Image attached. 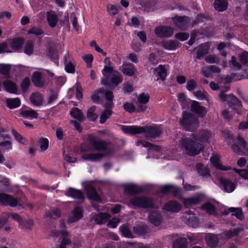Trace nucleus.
<instances>
[{
  "label": "nucleus",
  "instance_id": "f257e3e1",
  "mask_svg": "<svg viewBox=\"0 0 248 248\" xmlns=\"http://www.w3.org/2000/svg\"><path fill=\"white\" fill-rule=\"evenodd\" d=\"M88 140L94 150L101 153L82 155L81 157L85 160L93 162L99 161L105 156L111 155L114 152V147L110 142L92 135L89 136Z\"/></svg>",
  "mask_w": 248,
  "mask_h": 248
},
{
  "label": "nucleus",
  "instance_id": "f03ea898",
  "mask_svg": "<svg viewBox=\"0 0 248 248\" xmlns=\"http://www.w3.org/2000/svg\"><path fill=\"white\" fill-rule=\"evenodd\" d=\"M121 129L124 133L131 135L145 133V137L149 139L156 138L162 133V129L158 126L139 127L123 125Z\"/></svg>",
  "mask_w": 248,
  "mask_h": 248
},
{
  "label": "nucleus",
  "instance_id": "7ed1b4c3",
  "mask_svg": "<svg viewBox=\"0 0 248 248\" xmlns=\"http://www.w3.org/2000/svg\"><path fill=\"white\" fill-rule=\"evenodd\" d=\"M181 148L186 155L194 156L198 155L203 148V145L196 140V135L192 134L191 137L183 139Z\"/></svg>",
  "mask_w": 248,
  "mask_h": 248
},
{
  "label": "nucleus",
  "instance_id": "20e7f679",
  "mask_svg": "<svg viewBox=\"0 0 248 248\" xmlns=\"http://www.w3.org/2000/svg\"><path fill=\"white\" fill-rule=\"evenodd\" d=\"M180 124L184 129L190 132L194 131L199 126L198 118L186 112H184L183 119L180 121Z\"/></svg>",
  "mask_w": 248,
  "mask_h": 248
},
{
  "label": "nucleus",
  "instance_id": "39448f33",
  "mask_svg": "<svg viewBox=\"0 0 248 248\" xmlns=\"http://www.w3.org/2000/svg\"><path fill=\"white\" fill-rule=\"evenodd\" d=\"M130 204L143 209L155 208V205L150 198L146 196L135 197L130 200Z\"/></svg>",
  "mask_w": 248,
  "mask_h": 248
},
{
  "label": "nucleus",
  "instance_id": "423d86ee",
  "mask_svg": "<svg viewBox=\"0 0 248 248\" xmlns=\"http://www.w3.org/2000/svg\"><path fill=\"white\" fill-rule=\"evenodd\" d=\"M237 140L232 146L233 151L241 155H248V143L241 137L238 136Z\"/></svg>",
  "mask_w": 248,
  "mask_h": 248
},
{
  "label": "nucleus",
  "instance_id": "0eeeda50",
  "mask_svg": "<svg viewBox=\"0 0 248 248\" xmlns=\"http://www.w3.org/2000/svg\"><path fill=\"white\" fill-rule=\"evenodd\" d=\"M219 97L222 101L227 102L229 105L233 109L242 107L241 101L232 94H226L224 93H220Z\"/></svg>",
  "mask_w": 248,
  "mask_h": 248
},
{
  "label": "nucleus",
  "instance_id": "6e6552de",
  "mask_svg": "<svg viewBox=\"0 0 248 248\" xmlns=\"http://www.w3.org/2000/svg\"><path fill=\"white\" fill-rule=\"evenodd\" d=\"M175 27L181 30H186L190 26V19L187 16H176L172 18Z\"/></svg>",
  "mask_w": 248,
  "mask_h": 248
},
{
  "label": "nucleus",
  "instance_id": "1a4fd4ad",
  "mask_svg": "<svg viewBox=\"0 0 248 248\" xmlns=\"http://www.w3.org/2000/svg\"><path fill=\"white\" fill-rule=\"evenodd\" d=\"M0 202L5 206L9 205L11 207L21 206V204L19 203L17 199L5 193H0Z\"/></svg>",
  "mask_w": 248,
  "mask_h": 248
},
{
  "label": "nucleus",
  "instance_id": "9d476101",
  "mask_svg": "<svg viewBox=\"0 0 248 248\" xmlns=\"http://www.w3.org/2000/svg\"><path fill=\"white\" fill-rule=\"evenodd\" d=\"M173 29L170 26H160L155 30V33L159 37H169L173 33Z\"/></svg>",
  "mask_w": 248,
  "mask_h": 248
},
{
  "label": "nucleus",
  "instance_id": "9b49d317",
  "mask_svg": "<svg viewBox=\"0 0 248 248\" xmlns=\"http://www.w3.org/2000/svg\"><path fill=\"white\" fill-rule=\"evenodd\" d=\"M196 135V140L202 144L204 143H209L212 135L211 132L207 129L200 130Z\"/></svg>",
  "mask_w": 248,
  "mask_h": 248
},
{
  "label": "nucleus",
  "instance_id": "f8f14e48",
  "mask_svg": "<svg viewBox=\"0 0 248 248\" xmlns=\"http://www.w3.org/2000/svg\"><path fill=\"white\" fill-rule=\"evenodd\" d=\"M221 187L224 191L228 193L232 192L235 188L236 185L231 180L222 177L219 179Z\"/></svg>",
  "mask_w": 248,
  "mask_h": 248
},
{
  "label": "nucleus",
  "instance_id": "ddd939ff",
  "mask_svg": "<svg viewBox=\"0 0 248 248\" xmlns=\"http://www.w3.org/2000/svg\"><path fill=\"white\" fill-rule=\"evenodd\" d=\"M191 110L198 115L199 116L203 117L206 114V110L204 107L200 105V103L194 101L190 107Z\"/></svg>",
  "mask_w": 248,
  "mask_h": 248
},
{
  "label": "nucleus",
  "instance_id": "4468645a",
  "mask_svg": "<svg viewBox=\"0 0 248 248\" xmlns=\"http://www.w3.org/2000/svg\"><path fill=\"white\" fill-rule=\"evenodd\" d=\"M148 218L151 223L155 226H159L162 221V215L157 211L151 212L149 215Z\"/></svg>",
  "mask_w": 248,
  "mask_h": 248
},
{
  "label": "nucleus",
  "instance_id": "2eb2a0df",
  "mask_svg": "<svg viewBox=\"0 0 248 248\" xmlns=\"http://www.w3.org/2000/svg\"><path fill=\"white\" fill-rule=\"evenodd\" d=\"M182 208L181 204L176 201H170L166 203L163 209L172 212H178Z\"/></svg>",
  "mask_w": 248,
  "mask_h": 248
},
{
  "label": "nucleus",
  "instance_id": "dca6fc26",
  "mask_svg": "<svg viewBox=\"0 0 248 248\" xmlns=\"http://www.w3.org/2000/svg\"><path fill=\"white\" fill-rule=\"evenodd\" d=\"M66 195L78 200V203L82 202L84 199L83 193L81 191L71 187L67 190Z\"/></svg>",
  "mask_w": 248,
  "mask_h": 248
},
{
  "label": "nucleus",
  "instance_id": "f3484780",
  "mask_svg": "<svg viewBox=\"0 0 248 248\" xmlns=\"http://www.w3.org/2000/svg\"><path fill=\"white\" fill-rule=\"evenodd\" d=\"M85 189L87 193L88 197L90 199L98 202L101 201V199L97 194L96 189L93 186L87 185L85 186Z\"/></svg>",
  "mask_w": 248,
  "mask_h": 248
},
{
  "label": "nucleus",
  "instance_id": "a211bd4d",
  "mask_svg": "<svg viewBox=\"0 0 248 248\" xmlns=\"http://www.w3.org/2000/svg\"><path fill=\"white\" fill-rule=\"evenodd\" d=\"M31 80L37 87L43 88L45 86V81L43 79L42 74L40 72L36 71L33 73Z\"/></svg>",
  "mask_w": 248,
  "mask_h": 248
},
{
  "label": "nucleus",
  "instance_id": "6ab92c4d",
  "mask_svg": "<svg viewBox=\"0 0 248 248\" xmlns=\"http://www.w3.org/2000/svg\"><path fill=\"white\" fill-rule=\"evenodd\" d=\"M46 19L49 26L54 28L58 22V17L54 11L50 10L46 12Z\"/></svg>",
  "mask_w": 248,
  "mask_h": 248
},
{
  "label": "nucleus",
  "instance_id": "aec40b11",
  "mask_svg": "<svg viewBox=\"0 0 248 248\" xmlns=\"http://www.w3.org/2000/svg\"><path fill=\"white\" fill-rule=\"evenodd\" d=\"M30 99L32 104L38 107L42 105L43 97L41 93L37 92L31 94Z\"/></svg>",
  "mask_w": 248,
  "mask_h": 248
},
{
  "label": "nucleus",
  "instance_id": "412c9836",
  "mask_svg": "<svg viewBox=\"0 0 248 248\" xmlns=\"http://www.w3.org/2000/svg\"><path fill=\"white\" fill-rule=\"evenodd\" d=\"M82 213L81 209L79 207L75 208L71 212V216L69 217L68 222L72 223L77 221L81 218Z\"/></svg>",
  "mask_w": 248,
  "mask_h": 248
},
{
  "label": "nucleus",
  "instance_id": "4be33fe9",
  "mask_svg": "<svg viewBox=\"0 0 248 248\" xmlns=\"http://www.w3.org/2000/svg\"><path fill=\"white\" fill-rule=\"evenodd\" d=\"M196 49H197V54L196 58L200 60L208 53L209 46L206 44H202Z\"/></svg>",
  "mask_w": 248,
  "mask_h": 248
},
{
  "label": "nucleus",
  "instance_id": "5701e85b",
  "mask_svg": "<svg viewBox=\"0 0 248 248\" xmlns=\"http://www.w3.org/2000/svg\"><path fill=\"white\" fill-rule=\"evenodd\" d=\"M124 189L125 193L131 196L140 193L141 191V189L137 185L134 184H129L124 186Z\"/></svg>",
  "mask_w": 248,
  "mask_h": 248
},
{
  "label": "nucleus",
  "instance_id": "b1692460",
  "mask_svg": "<svg viewBox=\"0 0 248 248\" xmlns=\"http://www.w3.org/2000/svg\"><path fill=\"white\" fill-rule=\"evenodd\" d=\"M24 39L17 37L9 40V43L11 47L15 51L20 50L23 44Z\"/></svg>",
  "mask_w": 248,
  "mask_h": 248
},
{
  "label": "nucleus",
  "instance_id": "393cba45",
  "mask_svg": "<svg viewBox=\"0 0 248 248\" xmlns=\"http://www.w3.org/2000/svg\"><path fill=\"white\" fill-rule=\"evenodd\" d=\"M207 245L211 248L216 247L218 242L217 236L214 234L209 233L205 237Z\"/></svg>",
  "mask_w": 248,
  "mask_h": 248
},
{
  "label": "nucleus",
  "instance_id": "a878e982",
  "mask_svg": "<svg viewBox=\"0 0 248 248\" xmlns=\"http://www.w3.org/2000/svg\"><path fill=\"white\" fill-rule=\"evenodd\" d=\"M227 0H215L214 3V8L218 12H223L228 7Z\"/></svg>",
  "mask_w": 248,
  "mask_h": 248
},
{
  "label": "nucleus",
  "instance_id": "bb28decb",
  "mask_svg": "<svg viewBox=\"0 0 248 248\" xmlns=\"http://www.w3.org/2000/svg\"><path fill=\"white\" fill-rule=\"evenodd\" d=\"M179 42L176 40H169L161 42L162 46L168 50H173L177 48L179 45Z\"/></svg>",
  "mask_w": 248,
  "mask_h": 248
},
{
  "label": "nucleus",
  "instance_id": "cd10ccee",
  "mask_svg": "<svg viewBox=\"0 0 248 248\" xmlns=\"http://www.w3.org/2000/svg\"><path fill=\"white\" fill-rule=\"evenodd\" d=\"M70 114L74 118L79 122H83L84 117L82 111L78 108H73L70 111Z\"/></svg>",
  "mask_w": 248,
  "mask_h": 248
},
{
  "label": "nucleus",
  "instance_id": "c85d7f7f",
  "mask_svg": "<svg viewBox=\"0 0 248 248\" xmlns=\"http://www.w3.org/2000/svg\"><path fill=\"white\" fill-rule=\"evenodd\" d=\"M230 213H232V215L235 216L237 218L241 220L244 218L242 210L241 208L231 207L228 209Z\"/></svg>",
  "mask_w": 248,
  "mask_h": 248
},
{
  "label": "nucleus",
  "instance_id": "c756f323",
  "mask_svg": "<svg viewBox=\"0 0 248 248\" xmlns=\"http://www.w3.org/2000/svg\"><path fill=\"white\" fill-rule=\"evenodd\" d=\"M61 233L63 236L60 245L59 246V248H66L67 245H69L71 244V240L67 237L68 235V232L64 230H61Z\"/></svg>",
  "mask_w": 248,
  "mask_h": 248
},
{
  "label": "nucleus",
  "instance_id": "7c9ffc66",
  "mask_svg": "<svg viewBox=\"0 0 248 248\" xmlns=\"http://www.w3.org/2000/svg\"><path fill=\"white\" fill-rule=\"evenodd\" d=\"M6 103L7 107L10 109L17 108L20 105V100L18 98L7 99Z\"/></svg>",
  "mask_w": 248,
  "mask_h": 248
},
{
  "label": "nucleus",
  "instance_id": "2f4dec72",
  "mask_svg": "<svg viewBox=\"0 0 248 248\" xmlns=\"http://www.w3.org/2000/svg\"><path fill=\"white\" fill-rule=\"evenodd\" d=\"M201 202V199L200 197H193L185 199L184 204L186 207H189L200 203Z\"/></svg>",
  "mask_w": 248,
  "mask_h": 248
},
{
  "label": "nucleus",
  "instance_id": "473e14b6",
  "mask_svg": "<svg viewBox=\"0 0 248 248\" xmlns=\"http://www.w3.org/2000/svg\"><path fill=\"white\" fill-rule=\"evenodd\" d=\"M122 77L119 74H112L110 78V82L111 84V89L117 86L119 83L122 82Z\"/></svg>",
  "mask_w": 248,
  "mask_h": 248
},
{
  "label": "nucleus",
  "instance_id": "72a5a7b5",
  "mask_svg": "<svg viewBox=\"0 0 248 248\" xmlns=\"http://www.w3.org/2000/svg\"><path fill=\"white\" fill-rule=\"evenodd\" d=\"M20 114L24 117H30L35 119L37 118L38 115V113L34 110L31 109V108L27 110H21Z\"/></svg>",
  "mask_w": 248,
  "mask_h": 248
},
{
  "label": "nucleus",
  "instance_id": "f704fd0d",
  "mask_svg": "<svg viewBox=\"0 0 248 248\" xmlns=\"http://www.w3.org/2000/svg\"><path fill=\"white\" fill-rule=\"evenodd\" d=\"M196 169L198 173L202 177H208L209 176V170L202 164L199 163L196 165Z\"/></svg>",
  "mask_w": 248,
  "mask_h": 248
},
{
  "label": "nucleus",
  "instance_id": "c9c22d12",
  "mask_svg": "<svg viewBox=\"0 0 248 248\" xmlns=\"http://www.w3.org/2000/svg\"><path fill=\"white\" fill-rule=\"evenodd\" d=\"M210 161L213 166L215 167L217 169L223 170H230V168H227L223 166L219 162V158L217 156H214L210 158Z\"/></svg>",
  "mask_w": 248,
  "mask_h": 248
},
{
  "label": "nucleus",
  "instance_id": "e433bc0d",
  "mask_svg": "<svg viewBox=\"0 0 248 248\" xmlns=\"http://www.w3.org/2000/svg\"><path fill=\"white\" fill-rule=\"evenodd\" d=\"M3 86L5 90L12 93H15L17 90L16 85L11 81H6L3 82Z\"/></svg>",
  "mask_w": 248,
  "mask_h": 248
},
{
  "label": "nucleus",
  "instance_id": "4c0bfd02",
  "mask_svg": "<svg viewBox=\"0 0 248 248\" xmlns=\"http://www.w3.org/2000/svg\"><path fill=\"white\" fill-rule=\"evenodd\" d=\"M186 239L185 238L177 239L173 243V248H186Z\"/></svg>",
  "mask_w": 248,
  "mask_h": 248
},
{
  "label": "nucleus",
  "instance_id": "58836bf2",
  "mask_svg": "<svg viewBox=\"0 0 248 248\" xmlns=\"http://www.w3.org/2000/svg\"><path fill=\"white\" fill-rule=\"evenodd\" d=\"M34 48V43L32 41H28L26 42L24 47V52L28 55H31L33 53Z\"/></svg>",
  "mask_w": 248,
  "mask_h": 248
},
{
  "label": "nucleus",
  "instance_id": "ea45409f",
  "mask_svg": "<svg viewBox=\"0 0 248 248\" xmlns=\"http://www.w3.org/2000/svg\"><path fill=\"white\" fill-rule=\"evenodd\" d=\"M46 216L52 219H57L61 217V211L58 209H52L46 213Z\"/></svg>",
  "mask_w": 248,
  "mask_h": 248
},
{
  "label": "nucleus",
  "instance_id": "a19ab883",
  "mask_svg": "<svg viewBox=\"0 0 248 248\" xmlns=\"http://www.w3.org/2000/svg\"><path fill=\"white\" fill-rule=\"evenodd\" d=\"M108 215L106 213H101L95 217V220L97 224H105L108 219Z\"/></svg>",
  "mask_w": 248,
  "mask_h": 248
},
{
  "label": "nucleus",
  "instance_id": "79ce46f5",
  "mask_svg": "<svg viewBox=\"0 0 248 248\" xmlns=\"http://www.w3.org/2000/svg\"><path fill=\"white\" fill-rule=\"evenodd\" d=\"M134 232L140 235H143L148 232V228L146 225H137L133 227Z\"/></svg>",
  "mask_w": 248,
  "mask_h": 248
},
{
  "label": "nucleus",
  "instance_id": "37998d69",
  "mask_svg": "<svg viewBox=\"0 0 248 248\" xmlns=\"http://www.w3.org/2000/svg\"><path fill=\"white\" fill-rule=\"evenodd\" d=\"M157 76L162 80H164L166 76V69L164 66L159 65L158 68L155 70Z\"/></svg>",
  "mask_w": 248,
  "mask_h": 248
},
{
  "label": "nucleus",
  "instance_id": "c03bdc74",
  "mask_svg": "<svg viewBox=\"0 0 248 248\" xmlns=\"http://www.w3.org/2000/svg\"><path fill=\"white\" fill-rule=\"evenodd\" d=\"M10 66L9 64H0V73L3 75L5 78H9V71Z\"/></svg>",
  "mask_w": 248,
  "mask_h": 248
},
{
  "label": "nucleus",
  "instance_id": "a18cd8bd",
  "mask_svg": "<svg viewBox=\"0 0 248 248\" xmlns=\"http://www.w3.org/2000/svg\"><path fill=\"white\" fill-rule=\"evenodd\" d=\"M96 109L95 106H92L88 110L87 116L88 119L91 121H94L97 119L98 116L94 112Z\"/></svg>",
  "mask_w": 248,
  "mask_h": 248
},
{
  "label": "nucleus",
  "instance_id": "49530a36",
  "mask_svg": "<svg viewBox=\"0 0 248 248\" xmlns=\"http://www.w3.org/2000/svg\"><path fill=\"white\" fill-rule=\"evenodd\" d=\"M112 111L109 109H105L102 113L100 117V123L104 124L106 120L112 115Z\"/></svg>",
  "mask_w": 248,
  "mask_h": 248
},
{
  "label": "nucleus",
  "instance_id": "de8ad7c7",
  "mask_svg": "<svg viewBox=\"0 0 248 248\" xmlns=\"http://www.w3.org/2000/svg\"><path fill=\"white\" fill-rule=\"evenodd\" d=\"M242 230V229L239 228H235L232 230H230L225 233V236L227 238L229 239L232 237L237 235Z\"/></svg>",
  "mask_w": 248,
  "mask_h": 248
},
{
  "label": "nucleus",
  "instance_id": "09e8293b",
  "mask_svg": "<svg viewBox=\"0 0 248 248\" xmlns=\"http://www.w3.org/2000/svg\"><path fill=\"white\" fill-rule=\"evenodd\" d=\"M30 79L29 78H25L21 82L20 87L23 92H26L30 85Z\"/></svg>",
  "mask_w": 248,
  "mask_h": 248
},
{
  "label": "nucleus",
  "instance_id": "8fccbe9b",
  "mask_svg": "<svg viewBox=\"0 0 248 248\" xmlns=\"http://www.w3.org/2000/svg\"><path fill=\"white\" fill-rule=\"evenodd\" d=\"M39 144L41 150L46 151L48 147V140L45 138H41L39 140Z\"/></svg>",
  "mask_w": 248,
  "mask_h": 248
},
{
  "label": "nucleus",
  "instance_id": "3c124183",
  "mask_svg": "<svg viewBox=\"0 0 248 248\" xmlns=\"http://www.w3.org/2000/svg\"><path fill=\"white\" fill-rule=\"evenodd\" d=\"M150 96L149 94L142 93L140 94L138 97V102L141 103V104H147L149 100Z\"/></svg>",
  "mask_w": 248,
  "mask_h": 248
},
{
  "label": "nucleus",
  "instance_id": "603ef678",
  "mask_svg": "<svg viewBox=\"0 0 248 248\" xmlns=\"http://www.w3.org/2000/svg\"><path fill=\"white\" fill-rule=\"evenodd\" d=\"M202 209L209 214H213L215 212V207L210 203L204 204L202 206Z\"/></svg>",
  "mask_w": 248,
  "mask_h": 248
},
{
  "label": "nucleus",
  "instance_id": "864d4df0",
  "mask_svg": "<svg viewBox=\"0 0 248 248\" xmlns=\"http://www.w3.org/2000/svg\"><path fill=\"white\" fill-rule=\"evenodd\" d=\"M44 31L40 28L33 27L28 31V34H32L38 36L43 34Z\"/></svg>",
  "mask_w": 248,
  "mask_h": 248
},
{
  "label": "nucleus",
  "instance_id": "5fc2aeb1",
  "mask_svg": "<svg viewBox=\"0 0 248 248\" xmlns=\"http://www.w3.org/2000/svg\"><path fill=\"white\" fill-rule=\"evenodd\" d=\"M11 52L12 51L9 49L8 43L3 42L0 43V53Z\"/></svg>",
  "mask_w": 248,
  "mask_h": 248
},
{
  "label": "nucleus",
  "instance_id": "6e6d98bb",
  "mask_svg": "<svg viewBox=\"0 0 248 248\" xmlns=\"http://www.w3.org/2000/svg\"><path fill=\"white\" fill-rule=\"evenodd\" d=\"M123 108L125 111L129 113H132L134 112L136 109V108L134 105L128 102H126L124 104Z\"/></svg>",
  "mask_w": 248,
  "mask_h": 248
},
{
  "label": "nucleus",
  "instance_id": "4d7b16f0",
  "mask_svg": "<svg viewBox=\"0 0 248 248\" xmlns=\"http://www.w3.org/2000/svg\"><path fill=\"white\" fill-rule=\"evenodd\" d=\"M119 229L124 236L127 237H131V233L126 225H123Z\"/></svg>",
  "mask_w": 248,
  "mask_h": 248
},
{
  "label": "nucleus",
  "instance_id": "13d9d810",
  "mask_svg": "<svg viewBox=\"0 0 248 248\" xmlns=\"http://www.w3.org/2000/svg\"><path fill=\"white\" fill-rule=\"evenodd\" d=\"M83 59L86 62L88 68L92 67V62L93 60V56L92 54H87L82 57Z\"/></svg>",
  "mask_w": 248,
  "mask_h": 248
},
{
  "label": "nucleus",
  "instance_id": "bf43d9fd",
  "mask_svg": "<svg viewBox=\"0 0 248 248\" xmlns=\"http://www.w3.org/2000/svg\"><path fill=\"white\" fill-rule=\"evenodd\" d=\"M234 170L238 173L239 175L245 179H248V169L238 170L234 169Z\"/></svg>",
  "mask_w": 248,
  "mask_h": 248
},
{
  "label": "nucleus",
  "instance_id": "052dcab7",
  "mask_svg": "<svg viewBox=\"0 0 248 248\" xmlns=\"http://www.w3.org/2000/svg\"><path fill=\"white\" fill-rule=\"evenodd\" d=\"M241 62L245 65L248 66V53L244 51L240 56Z\"/></svg>",
  "mask_w": 248,
  "mask_h": 248
},
{
  "label": "nucleus",
  "instance_id": "680f3d73",
  "mask_svg": "<svg viewBox=\"0 0 248 248\" xmlns=\"http://www.w3.org/2000/svg\"><path fill=\"white\" fill-rule=\"evenodd\" d=\"M107 11L110 15L112 16L116 15L118 12L117 8L115 5L112 4L107 5Z\"/></svg>",
  "mask_w": 248,
  "mask_h": 248
},
{
  "label": "nucleus",
  "instance_id": "e2e57ef3",
  "mask_svg": "<svg viewBox=\"0 0 248 248\" xmlns=\"http://www.w3.org/2000/svg\"><path fill=\"white\" fill-rule=\"evenodd\" d=\"M60 22L62 26L66 25L68 29H70V25L69 21V16L68 13H65L64 14L63 19L61 20Z\"/></svg>",
  "mask_w": 248,
  "mask_h": 248
},
{
  "label": "nucleus",
  "instance_id": "0e129e2a",
  "mask_svg": "<svg viewBox=\"0 0 248 248\" xmlns=\"http://www.w3.org/2000/svg\"><path fill=\"white\" fill-rule=\"evenodd\" d=\"M23 228L31 230L33 225V221L31 219L26 220L22 222L20 224Z\"/></svg>",
  "mask_w": 248,
  "mask_h": 248
},
{
  "label": "nucleus",
  "instance_id": "69168bd1",
  "mask_svg": "<svg viewBox=\"0 0 248 248\" xmlns=\"http://www.w3.org/2000/svg\"><path fill=\"white\" fill-rule=\"evenodd\" d=\"M194 94L200 100H204L206 99V92H202L201 90L194 92Z\"/></svg>",
  "mask_w": 248,
  "mask_h": 248
},
{
  "label": "nucleus",
  "instance_id": "338daca9",
  "mask_svg": "<svg viewBox=\"0 0 248 248\" xmlns=\"http://www.w3.org/2000/svg\"><path fill=\"white\" fill-rule=\"evenodd\" d=\"M197 87V83L194 80L191 79L187 81L186 85V89L189 91H193Z\"/></svg>",
  "mask_w": 248,
  "mask_h": 248
},
{
  "label": "nucleus",
  "instance_id": "774afa93",
  "mask_svg": "<svg viewBox=\"0 0 248 248\" xmlns=\"http://www.w3.org/2000/svg\"><path fill=\"white\" fill-rule=\"evenodd\" d=\"M189 37V34L186 32H180L175 34V38L181 41H185Z\"/></svg>",
  "mask_w": 248,
  "mask_h": 248
}]
</instances>
